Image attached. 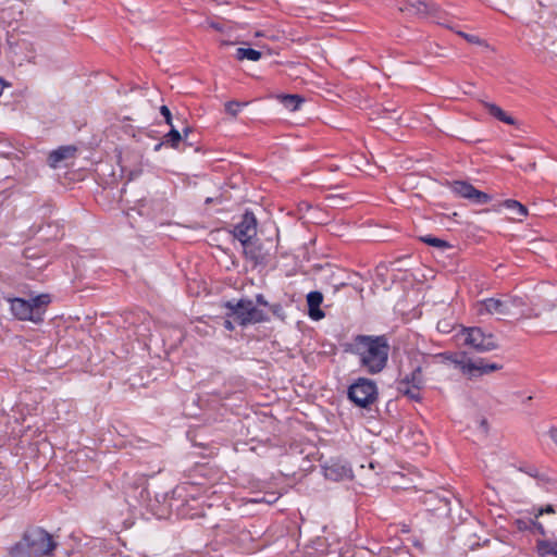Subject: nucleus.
I'll return each mask as SVG.
<instances>
[{
    "instance_id": "obj_1",
    "label": "nucleus",
    "mask_w": 557,
    "mask_h": 557,
    "mask_svg": "<svg viewBox=\"0 0 557 557\" xmlns=\"http://www.w3.org/2000/svg\"><path fill=\"white\" fill-rule=\"evenodd\" d=\"M346 351L358 357L359 367L368 374L381 373L387 366L391 345L385 335H356Z\"/></svg>"
},
{
    "instance_id": "obj_2",
    "label": "nucleus",
    "mask_w": 557,
    "mask_h": 557,
    "mask_svg": "<svg viewBox=\"0 0 557 557\" xmlns=\"http://www.w3.org/2000/svg\"><path fill=\"white\" fill-rule=\"evenodd\" d=\"M9 301L11 313L15 319L38 324L44 321L46 307L50 304L51 299L48 294H41L29 300L10 298Z\"/></svg>"
},
{
    "instance_id": "obj_3",
    "label": "nucleus",
    "mask_w": 557,
    "mask_h": 557,
    "mask_svg": "<svg viewBox=\"0 0 557 557\" xmlns=\"http://www.w3.org/2000/svg\"><path fill=\"white\" fill-rule=\"evenodd\" d=\"M228 310L226 317L233 318L240 326L268 322L269 315L261 309H258L251 299L242 298L239 300H230L225 304Z\"/></svg>"
},
{
    "instance_id": "obj_4",
    "label": "nucleus",
    "mask_w": 557,
    "mask_h": 557,
    "mask_svg": "<svg viewBox=\"0 0 557 557\" xmlns=\"http://www.w3.org/2000/svg\"><path fill=\"white\" fill-rule=\"evenodd\" d=\"M25 541L28 542V546L33 557H48L51 556L53 550L57 548V542L52 539L46 530L39 527L29 528L24 531Z\"/></svg>"
},
{
    "instance_id": "obj_5",
    "label": "nucleus",
    "mask_w": 557,
    "mask_h": 557,
    "mask_svg": "<svg viewBox=\"0 0 557 557\" xmlns=\"http://www.w3.org/2000/svg\"><path fill=\"white\" fill-rule=\"evenodd\" d=\"M521 297L505 296L503 298H486L480 301V314H497L499 317H507L516 314L515 309H520L524 306Z\"/></svg>"
},
{
    "instance_id": "obj_6",
    "label": "nucleus",
    "mask_w": 557,
    "mask_h": 557,
    "mask_svg": "<svg viewBox=\"0 0 557 557\" xmlns=\"http://www.w3.org/2000/svg\"><path fill=\"white\" fill-rule=\"evenodd\" d=\"M376 397V384L370 379L359 377L348 388V398L361 408H367Z\"/></svg>"
},
{
    "instance_id": "obj_7",
    "label": "nucleus",
    "mask_w": 557,
    "mask_h": 557,
    "mask_svg": "<svg viewBox=\"0 0 557 557\" xmlns=\"http://www.w3.org/2000/svg\"><path fill=\"white\" fill-rule=\"evenodd\" d=\"M465 333V343L479 352H487L498 348L495 336L492 333L483 332L480 327H468Z\"/></svg>"
},
{
    "instance_id": "obj_8",
    "label": "nucleus",
    "mask_w": 557,
    "mask_h": 557,
    "mask_svg": "<svg viewBox=\"0 0 557 557\" xmlns=\"http://www.w3.org/2000/svg\"><path fill=\"white\" fill-rule=\"evenodd\" d=\"M451 191L458 197L468 199L476 205H485L488 203L492 197L481 190H478L470 183L465 181H455L450 184Z\"/></svg>"
},
{
    "instance_id": "obj_9",
    "label": "nucleus",
    "mask_w": 557,
    "mask_h": 557,
    "mask_svg": "<svg viewBox=\"0 0 557 557\" xmlns=\"http://www.w3.org/2000/svg\"><path fill=\"white\" fill-rule=\"evenodd\" d=\"M232 234L242 245L252 240L257 236V219L252 212H246L242 221L237 223Z\"/></svg>"
},
{
    "instance_id": "obj_10",
    "label": "nucleus",
    "mask_w": 557,
    "mask_h": 557,
    "mask_svg": "<svg viewBox=\"0 0 557 557\" xmlns=\"http://www.w3.org/2000/svg\"><path fill=\"white\" fill-rule=\"evenodd\" d=\"M146 511L157 519H165L171 513V507L166 499V494L156 495L149 499L146 505Z\"/></svg>"
},
{
    "instance_id": "obj_11",
    "label": "nucleus",
    "mask_w": 557,
    "mask_h": 557,
    "mask_svg": "<svg viewBox=\"0 0 557 557\" xmlns=\"http://www.w3.org/2000/svg\"><path fill=\"white\" fill-rule=\"evenodd\" d=\"M401 11L419 17H429L430 14L438 13V7L422 0L409 1Z\"/></svg>"
},
{
    "instance_id": "obj_12",
    "label": "nucleus",
    "mask_w": 557,
    "mask_h": 557,
    "mask_svg": "<svg viewBox=\"0 0 557 557\" xmlns=\"http://www.w3.org/2000/svg\"><path fill=\"white\" fill-rule=\"evenodd\" d=\"M76 151L77 148L73 145L61 146L49 153L48 164L51 168H58L62 161L74 158Z\"/></svg>"
},
{
    "instance_id": "obj_13",
    "label": "nucleus",
    "mask_w": 557,
    "mask_h": 557,
    "mask_svg": "<svg viewBox=\"0 0 557 557\" xmlns=\"http://www.w3.org/2000/svg\"><path fill=\"white\" fill-rule=\"evenodd\" d=\"M189 132L190 129L186 127L184 129L183 137L182 134L174 126H171L170 132L164 135V141L158 143L154 146V150H159L162 147V145H168L172 148H177L181 141H184L186 145L191 146V143L187 141V136Z\"/></svg>"
},
{
    "instance_id": "obj_14",
    "label": "nucleus",
    "mask_w": 557,
    "mask_h": 557,
    "mask_svg": "<svg viewBox=\"0 0 557 557\" xmlns=\"http://www.w3.org/2000/svg\"><path fill=\"white\" fill-rule=\"evenodd\" d=\"M322 301L323 295L318 290L310 292L307 295L308 313L311 319L318 321L325 317V313L320 309Z\"/></svg>"
},
{
    "instance_id": "obj_15",
    "label": "nucleus",
    "mask_w": 557,
    "mask_h": 557,
    "mask_svg": "<svg viewBox=\"0 0 557 557\" xmlns=\"http://www.w3.org/2000/svg\"><path fill=\"white\" fill-rule=\"evenodd\" d=\"M468 375H482L487 374L502 369L500 364L497 363H488L484 359L479 358L476 360H470V363H467Z\"/></svg>"
},
{
    "instance_id": "obj_16",
    "label": "nucleus",
    "mask_w": 557,
    "mask_h": 557,
    "mask_svg": "<svg viewBox=\"0 0 557 557\" xmlns=\"http://www.w3.org/2000/svg\"><path fill=\"white\" fill-rule=\"evenodd\" d=\"M324 475L332 481H339L351 476V469L345 465L333 462L324 467Z\"/></svg>"
},
{
    "instance_id": "obj_17",
    "label": "nucleus",
    "mask_w": 557,
    "mask_h": 557,
    "mask_svg": "<svg viewBox=\"0 0 557 557\" xmlns=\"http://www.w3.org/2000/svg\"><path fill=\"white\" fill-rule=\"evenodd\" d=\"M27 544L25 533H23L22 539L8 548L9 557H33Z\"/></svg>"
},
{
    "instance_id": "obj_18",
    "label": "nucleus",
    "mask_w": 557,
    "mask_h": 557,
    "mask_svg": "<svg viewBox=\"0 0 557 557\" xmlns=\"http://www.w3.org/2000/svg\"><path fill=\"white\" fill-rule=\"evenodd\" d=\"M397 383H408V385L423 388L425 382L422 374V368L420 366L416 367L409 374H406L403 379L398 380Z\"/></svg>"
},
{
    "instance_id": "obj_19",
    "label": "nucleus",
    "mask_w": 557,
    "mask_h": 557,
    "mask_svg": "<svg viewBox=\"0 0 557 557\" xmlns=\"http://www.w3.org/2000/svg\"><path fill=\"white\" fill-rule=\"evenodd\" d=\"M484 108L488 111V113L495 119L508 124L513 125L516 121L513 117L509 116L500 107L491 102H482Z\"/></svg>"
},
{
    "instance_id": "obj_20",
    "label": "nucleus",
    "mask_w": 557,
    "mask_h": 557,
    "mask_svg": "<svg viewBox=\"0 0 557 557\" xmlns=\"http://www.w3.org/2000/svg\"><path fill=\"white\" fill-rule=\"evenodd\" d=\"M396 388H397L398 393L403 394L410 400L420 401L422 399V396H421L422 388H418L412 385H408V383H397V382H396Z\"/></svg>"
},
{
    "instance_id": "obj_21",
    "label": "nucleus",
    "mask_w": 557,
    "mask_h": 557,
    "mask_svg": "<svg viewBox=\"0 0 557 557\" xmlns=\"http://www.w3.org/2000/svg\"><path fill=\"white\" fill-rule=\"evenodd\" d=\"M242 246H243V251L248 259L255 261L256 263H259L263 260V255L261 252V248H260V246L256 245L253 239L242 245Z\"/></svg>"
},
{
    "instance_id": "obj_22",
    "label": "nucleus",
    "mask_w": 557,
    "mask_h": 557,
    "mask_svg": "<svg viewBox=\"0 0 557 557\" xmlns=\"http://www.w3.org/2000/svg\"><path fill=\"white\" fill-rule=\"evenodd\" d=\"M277 99L288 110L296 111L300 104L305 101L299 95H278Z\"/></svg>"
},
{
    "instance_id": "obj_23",
    "label": "nucleus",
    "mask_w": 557,
    "mask_h": 557,
    "mask_svg": "<svg viewBox=\"0 0 557 557\" xmlns=\"http://www.w3.org/2000/svg\"><path fill=\"white\" fill-rule=\"evenodd\" d=\"M536 550L542 557L546 555L557 556V541L537 540Z\"/></svg>"
},
{
    "instance_id": "obj_24",
    "label": "nucleus",
    "mask_w": 557,
    "mask_h": 557,
    "mask_svg": "<svg viewBox=\"0 0 557 557\" xmlns=\"http://www.w3.org/2000/svg\"><path fill=\"white\" fill-rule=\"evenodd\" d=\"M504 207L511 210L513 219L521 220L528 214V209L517 200L508 199L504 201Z\"/></svg>"
},
{
    "instance_id": "obj_25",
    "label": "nucleus",
    "mask_w": 557,
    "mask_h": 557,
    "mask_svg": "<svg viewBox=\"0 0 557 557\" xmlns=\"http://www.w3.org/2000/svg\"><path fill=\"white\" fill-rule=\"evenodd\" d=\"M236 58L238 60L258 61L261 58V52L252 48H238L236 50Z\"/></svg>"
},
{
    "instance_id": "obj_26",
    "label": "nucleus",
    "mask_w": 557,
    "mask_h": 557,
    "mask_svg": "<svg viewBox=\"0 0 557 557\" xmlns=\"http://www.w3.org/2000/svg\"><path fill=\"white\" fill-rule=\"evenodd\" d=\"M420 240L426 245L436 247L441 250H445V249H448L451 247L446 240L431 236V235L421 236Z\"/></svg>"
},
{
    "instance_id": "obj_27",
    "label": "nucleus",
    "mask_w": 557,
    "mask_h": 557,
    "mask_svg": "<svg viewBox=\"0 0 557 557\" xmlns=\"http://www.w3.org/2000/svg\"><path fill=\"white\" fill-rule=\"evenodd\" d=\"M446 358L448 360H450L453 363H455L462 371V373L468 374V370H467L466 366H467V363H470L471 359L467 358L466 354L449 355V356H446Z\"/></svg>"
},
{
    "instance_id": "obj_28",
    "label": "nucleus",
    "mask_w": 557,
    "mask_h": 557,
    "mask_svg": "<svg viewBox=\"0 0 557 557\" xmlns=\"http://www.w3.org/2000/svg\"><path fill=\"white\" fill-rule=\"evenodd\" d=\"M429 17H431L433 20V22H435L436 24H438L441 26H444L449 29H454V26L448 17V15L445 12L441 11L440 8H438V13L430 14Z\"/></svg>"
},
{
    "instance_id": "obj_29",
    "label": "nucleus",
    "mask_w": 557,
    "mask_h": 557,
    "mask_svg": "<svg viewBox=\"0 0 557 557\" xmlns=\"http://www.w3.org/2000/svg\"><path fill=\"white\" fill-rule=\"evenodd\" d=\"M124 214L128 221V224L132 228H135V224L137 222L136 215L139 214V211L136 209L135 206L133 207H125L124 208Z\"/></svg>"
},
{
    "instance_id": "obj_30",
    "label": "nucleus",
    "mask_w": 557,
    "mask_h": 557,
    "mask_svg": "<svg viewBox=\"0 0 557 557\" xmlns=\"http://www.w3.org/2000/svg\"><path fill=\"white\" fill-rule=\"evenodd\" d=\"M141 96H147L148 101L152 102L154 99H158L160 97V94L156 88H144L141 86Z\"/></svg>"
},
{
    "instance_id": "obj_31",
    "label": "nucleus",
    "mask_w": 557,
    "mask_h": 557,
    "mask_svg": "<svg viewBox=\"0 0 557 557\" xmlns=\"http://www.w3.org/2000/svg\"><path fill=\"white\" fill-rule=\"evenodd\" d=\"M242 107V103L237 101H228L225 104V110L228 114L236 116L239 112V108Z\"/></svg>"
},
{
    "instance_id": "obj_32",
    "label": "nucleus",
    "mask_w": 557,
    "mask_h": 557,
    "mask_svg": "<svg viewBox=\"0 0 557 557\" xmlns=\"http://www.w3.org/2000/svg\"><path fill=\"white\" fill-rule=\"evenodd\" d=\"M269 308L275 317L280 319L284 318V310L281 304H272L269 306Z\"/></svg>"
},
{
    "instance_id": "obj_33",
    "label": "nucleus",
    "mask_w": 557,
    "mask_h": 557,
    "mask_svg": "<svg viewBox=\"0 0 557 557\" xmlns=\"http://www.w3.org/2000/svg\"><path fill=\"white\" fill-rule=\"evenodd\" d=\"M160 113L164 116L165 123L170 126H173L172 114H171L170 109L166 106L160 107Z\"/></svg>"
},
{
    "instance_id": "obj_34",
    "label": "nucleus",
    "mask_w": 557,
    "mask_h": 557,
    "mask_svg": "<svg viewBox=\"0 0 557 557\" xmlns=\"http://www.w3.org/2000/svg\"><path fill=\"white\" fill-rule=\"evenodd\" d=\"M458 35L463 37L467 41H469L471 44H480L481 42L480 38L475 35L466 34L463 32H458Z\"/></svg>"
},
{
    "instance_id": "obj_35",
    "label": "nucleus",
    "mask_w": 557,
    "mask_h": 557,
    "mask_svg": "<svg viewBox=\"0 0 557 557\" xmlns=\"http://www.w3.org/2000/svg\"><path fill=\"white\" fill-rule=\"evenodd\" d=\"M554 512H555L554 507L552 505H547L544 508H540L539 512L536 513L535 517L537 518L539 516H542L543 513H554Z\"/></svg>"
},
{
    "instance_id": "obj_36",
    "label": "nucleus",
    "mask_w": 557,
    "mask_h": 557,
    "mask_svg": "<svg viewBox=\"0 0 557 557\" xmlns=\"http://www.w3.org/2000/svg\"><path fill=\"white\" fill-rule=\"evenodd\" d=\"M256 302H257V305L263 306V307L270 306V304L268 302V300L265 299V297L262 294L256 295Z\"/></svg>"
},
{
    "instance_id": "obj_37",
    "label": "nucleus",
    "mask_w": 557,
    "mask_h": 557,
    "mask_svg": "<svg viewBox=\"0 0 557 557\" xmlns=\"http://www.w3.org/2000/svg\"><path fill=\"white\" fill-rule=\"evenodd\" d=\"M534 528L536 529V531L541 534V535H545L546 534V531L543 527L542 523L537 522V521H532Z\"/></svg>"
},
{
    "instance_id": "obj_38",
    "label": "nucleus",
    "mask_w": 557,
    "mask_h": 557,
    "mask_svg": "<svg viewBox=\"0 0 557 557\" xmlns=\"http://www.w3.org/2000/svg\"><path fill=\"white\" fill-rule=\"evenodd\" d=\"M224 327L228 331H233L235 329L234 324H233V321L230 320V318L227 317V319L224 321L223 323Z\"/></svg>"
},
{
    "instance_id": "obj_39",
    "label": "nucleus",
    "mask_w": 557,
    "mask_h": 557,
    "mask_svg": "<svg viewBox=\"0 0 557 557\" xmlns=\"http://www.w3.org/2000/svg\"><path fill=\"white\" fill-rule=\"evenodd\" d=\"M550 438L556 442L557 440V428H552L548 432Z\"/></svg>"
},
{
    "instance_id": "obj_40",
    "label": "nucleus",
    "mask_w": 557,
    "mask_h": 557,
    "mask_svg": "<svg viewBox=\"0 0 557 557\" xmlns=\"http://www.w3.org/2000/svg\"><path fill=\"white\" fill-rule=\"evenodd\" d=\"M127 189L126 188H123L122 189V194H121V201L122 202H125V203H128V199H127Z\"/></svg>"
},
{
    "instance_id": "obj_41",
    "label": "nucleus",
    "mask_w": 557,
    "mask_h": 557,
    "mask_svg": "<svg viewBox=\"0 0 557 557\" xmlns=\"http://www.w3.org/2000/svg\"><path fill=\"white\" fill-rule=\"evenodd\" d=\"M28 62L36 63V61H35V57H29V58H28Z\"/></svg>"
},
{
    "instance_id": "obj_42",
    "label": "nucleus",
    "mask_w": 557,
    "mask_h": 557,
    "mask_svg": "<svg viewBox=\"0 0 557 557\" xmlns=\"http://www.w3.org/2000/svg\"><path fill=\"white\" fill-rule=\"evenodd\" d=\"M555 443L557 444V440H556V442H555Z\"/></svg>"
}]
</instances>
